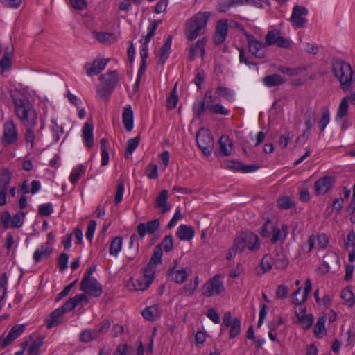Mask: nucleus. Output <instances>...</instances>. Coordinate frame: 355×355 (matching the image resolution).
<instances>
[{
  "mask_svg": "<svg viewBox=\"0 0 355 355\" xmlns=\"http://www.w3.org/2000/svg\"><path fill=\"white\" fill-rule=\"evenodd\" d=\"M331 70L343 92H347L354 88L355 73L349 63L343 60L334 58L331 62Z\"/></svg>",
  "mask_w": 355,
  "mask_h": 355,
  "instance_id": "nucleus-1",
  "label": "nucleus"
},
{
  "mask_svg": "<svg viewBox=\"0 0 355 355\" xmlns=\"http://www.w3.org/2000/svg\"><path fill=\"white\" fill-rule=\"evenodd\" d=\"M210 12H198L193 15L186 24L185 35L189 41H193L205 33Z\"/></svg>",
  "mask_w": 355,
  "mask_h": 355,
  "instance_id": "nucleus-2",
  "label": "nucleus"
},
{
  "mask_svg": "<svg viewBox=\"0 0 355 355\" xmlns=\"http://www.w3.org/2000/svg\"><path fill=\"white\" fill-rule=\"evenodd\" d=\"M15 113L24 126H35L37 115L32 105L26 98H14Z\"/></svg>",
  "mask_w": 355,
  "mask_h": 355,
  "instance_id": "nucleus-3",
  "label": "nucleus"
},
{
  "mask_svg": "<svg viewBox=\"0 0 355 355\" xmlns=\"http://www.w3.org/2000/svg\"><path fill=\"white\" fill-rule=\"evenodd\" d=\"M99 80L101 85L96 89V92L101 98L107 101L119 81L118 73L116 70L110 71L101 76Z\"/></svg>",
  "mask_w": 355,
  "mask_h": 355,
  "instance_id": "nucleus-4",
  "label": "nucleus"
},
{
  "mask_svg": "<svg viewBox=\"0 0 355 355\" xmlns=\"http://www.w3.org/2000/svg\"><path fill=\"white\" fill-rule=\"evenodd\" d=\"M196 140L202 153L207 157L209 156L214 146V141L210 132L205 128L200 129L196 133Z\"/></svg>",
  "mask_w": 355,
  "mask_h": 355,
  "instance_id": "nucleus-5",
  "label": "nucleus"
},
{
  "mask_svg": "<svg viewBox=\"0 0 355 355\" xmlns=\"http://www.w3.org/2000/svg\"><path fill=\"white\" fill-rule=\"evenodd\" d=\"M202 295L206 297L222 295L225 293V288L222 280V276L216 275L207 281L202 288Z\"/></svg>",
  "mask_w": 355,
  "mask_h": 355,
  "instance_id": "nucleus-6",
  "label": "nucleus"
},
{
  "mask_svg": "<svg viewBox=\"0 0 355 355\" xmlns=\"http://www.w3.org/2000/svg\"><path fill=\"white\" fill-rule=\"evenodd\" d=\"M242 31L248 42L249 52L257 58H263L266 54V44L256 40L252 34L245 32L244 29Z\"/></svg>",
  "mask_w": 355,
  "mask_h": 355,
  "instance_id": "nucleus-7",
  "label": "nucleus"
},
{
  "mask_svg": "<svg viewBox=\"0 0 355 355\" xmlns=\"http://www.w3.org/2000/svg\"><path fill=\"white\" fill-rule=\"evenodd\" d=\"M264 43L266 46L276 44L278 47L284 49L289 48L291 45V42L288 40L280 35V31L278 29L269 31L266 36Z\"/></svg>",
  "mask_w": 355,
  "mask_h": 355,
  "instance_id": "nucleus-8",
  "label": "nucleus"
},
{
  "mask_svg": "<svg viewBox=\"0 0 355 355\" xmlns=\"http://www.w3.org/2000/svg\"><path fill=\"white\" fill-rule=\"evenodd\" d=\"M18 139V132L15 124L12 121H7L4 123L2 144L4 146L15 143Z\"/></svg>",
  "mask_w": 355,
  "mask_h": 355,
  "instance_id": "nucleus-9",
  "label": "nucleus"
},
{
  "mask_svg": "<svg viewBox=\"0 0 355 355\" xmlns=\"http://www.w3.org/2000/svg\"><path fill=\"white\" fill-rule=\"evenodd\" d=\"M80 289L93 297H99L103 293L102 286L95 278L83 279Z\"/></svg>",
  "mask_w": 355,
  "mask_h": 355,
  "instance_id": "nucleus-10",
  "label": "nucleus"
},
{
  "mask_svg": "<svg viewBox=\"0 0 355 355\" xmlns=\"http://www.w3.org/2000/svg\"><path fill=\"white\" fill-rule=\"evenodd\" d=\"M11 181V173L7 168L0 171V206L7 203V191Z\"/></svg>",
  "mask_w": 355,
  "mask_h": 355,
  "instance_id": "nucleus-11",
  "label": "nucleus"
},
{
  "mask_svg": "<svg viewBox=\"0 0 355 355\" xmlns=\"http://www.w3.org/2000/svg\"><path fill=\"white\" fill-rule=\"evenodd\" d=\"M308 14V10L304 6L296 5L293 8L291 16V21L293 26L297 28H302L306 23L305 16Z\"/></svg>",
  "mask_w": 355,
  "mask_h": 355,
  "instance_id": "nucleus-12",
  "label": "nucleus"
},
{
  "mask_svg": "<svg viewBox=\"0 0 355 355\" xmlns=\"http://www.w3.org/2000/svg\"><path fill=\"white\" fill-rule=\"evenodd\" d=\"M110 59L96 58L92 62H87L85 64L86 73L87 76L99 74L109 62Z\"/></svg>",
  "mask_w": 355,
  "mask_h": 355,
  "instance_id": "nucleus-13",
  "label": "nucleus"
},
{
  "mask_svg": "<svg viewBox=\"0 0 355 355\" xmlns=\"http://www.w3.org/2000/svg\"><path fill=\"white\" fill-rule=\"evenodd\" d=\"M159 220L154 219L146 223H139L137 226V232L139 236L143 239L146 234L150 235L153 234L159 228Z\"/></svg>",
  "mask_w": 355,
  "mask_h": 355,
  "instance_id": "nucleus-14",
  "label": "nucleus"
},
{
  "mask_svg": "<svg viewBox=\"0 0 355 355\" xmlns=\"http://www.w3.org/2000/svg\"><path fill=\"white\" fill-rule=\"evenodd\" d=\"M334 182V178L330 176H324L319 178L314 184L316 194L322 195L326 193L332 187Z\"/></svg>",
  "mask_w": 355,
  "mask_h": 355,
  "instance_id": "nucleus-15",
  "label": "nucleus"
},
{
  "mask_svg": "<svg viewBox=\"0 0 355 355\" xmlns=\"http://www.w3.org/2000/svg\"><path fill=\"white\" fill-rule=\"evenodd\" d=\"M227 21L220 20L218 21L214 36V42L216 45H219L225 41L227 37Z\"/></svg>",
  "mask_w": 355,
  "mask_h": 355,
  "instance_id": "nucleus-16",
  "label": "nucleus"
},
{
  "mask_svg": "<svg viewBox=\"0 0 355 355\" xmlns=\"http://www.w3.org/2000/svg\"><path fill=\"white\" fill-rule=\"evenodd\" d=\"M312 289V284L310 279H307L305 282V287L304 289V293L301 299L297 298L296 296L300 293L302 290V288H297L294 293H293L291 295V301L292 303L295 305L301 306L302 303H304L308 297V295L310 293Z\"/></svg>",
  "mask_w": 355,
  "mask_h": 355,
  "instance_id": "nucleus-17",
  "label": "nucleus"
},
{
  "mask_svg": "<svg viewBox=\"0 0 355 355\" xmlns=\"http://www.w3.org/2000/svg\"><path fill=\"white\" fill-rule=\"evenodd\" d=\"M206 42L207 39L203 37L198 40L196 43L191 44L189 46L188 59L191 61L193 60L196 57L198 50H199L201 57H203L205 53Z\"/></svg>",
  "mask_w": 355,
  "mask_h": 355,
  "instance_id": "nucleus-18",
  "label": "nucleus"
},
{
  "mask_svg": "<svg viewBox=\"0 0 355 355\" xmlns=\"http://www.w3.org/2000/svg\"><path fill=\"white\" fill-rule=\"evenodd\" d=\"M51 242L44 243L40 248L37 249L33 254V259L36 263L47 259L53 252Z\"/></svg>",
  "mask_w": 355,
  "mask_h": 355,
  "instance_id": "nucleus-19",
  "label": "nucleus"
},
{
  "mask_svg": "<svg viewBox=\"0 0 355 355\" xmlns=\"http://www.w3.org/2000/svg\"><path fill=\"white\" fill-rule=\"evenodd\" d=\"M25 330L24 324H16L9 331L6 338L3 340L2 348L6 347L7 345L11 344L15 339H17Z\"/></svg>",
  "mask_w": 355,
  "mask_h": 355,
  "instance_id": "nucleus-20",
  "label": "nucleus"
},
{
  "mask_svg": "<svg viewBox=\"0 0 355 355\" xmlns=\"http://www.w3.org/2000/svg\"><path fill=\"white\" fill-rule=\"evenodd\" d=\"M271 228L272 234L271 243L275 244L279 241L284 242L288 234V226L282 225L281 228L275 226H271Z\"/></svg>",
  "mask_w": 355,
  "mask_h": 355,
  "instance_id": "nucleus-21",
  "label": "nucleus"
},
{
  "mask_svg": "<svg viewBox=\"0 0 355 355\" xmlns=\"http://www.w3.org/2000/svg\"><path fill=\"white\" fill-rule=\"evenodd\" d=\"M246 246L242 235L234 240L233 245L229 249L227 254V259L230 260L235 257L236 253L241 252L245 249Z\"/></svg>",
  "mask_w": 355,
  "mask_h": 355,
  "instance_id": "nucleus-22",
  "label": "nucleus"
},
{
  "mask_svg": "<svg viewBox=\"0 0 355 355\" xmlns=\"http://www.w3.org/2000/svg\"><path fill=\"white\" fill-rule=\"evenodd\" d=\"M93 130L94 125L91 123H86L83 128V141L88 148L94 146Z\"/></svg>",
  "mask_w": 355,
  "mask_h": 355,
  "instance_id": "nucleus-23",
  "label": "nucleus"
},
{
  "mask_svg": "<svg viewBox=\"0 0 355 355\" xmlns=\"http://www.w3.org/2000/svg\"><path fill=\"white\" fill-rule=\"evenodd\" d=\"M194 232L193 227L187 225H180L176 232V235L181 241H190L193 239Z\"/></svg>",
  "mask_w": 355,
  "mask_h": 355,
  "instance_id": "nucleus-24",
  "label": "nucleus"
},
{
  "mask_svg": "<svg viewBox=\"0 0 355 355\" xmlns=\"http://www.w3.org/2000/svg\"><path fill=\"white\" fill-rule=\"evenodd\" d=\"M168 191L162 190L155 200V207L161 208V213L163 214L170 210L171 206L167 203Z\"/></svg>",
  "mask_w": 355,
  "mask_h": 355,
  "instance_id": "nucleus-25",
  "label": "nucleus"
},
{
  "mask_svg": "<svg viewBox=\"0 0 355 355\" xmlns=\"http://www.w3.org/2000/svg\"><path fill=\"white\" fill-rule=\"evenodd\" d=\"M245 246L250 250H255L259 248V241L258 236L252 232H248L242 234Z\"/></svg>",
  "mask_w": 355,
  "mask_h": 355,
  "instance_id": "nucleus-26",
  "label": "nucleus"
},
{
  "mask_svg": "<svg viewBox=\"0 0 355 355\" xmlns=\"http://www.w3.org/2000/svg\"><path fill=\"white\" fill-rule=\"evenodd\" d=\"M286 82V80L277 73L266 76L263 78V84L269 87L282 85Z\"/></svg>",
  "mask_w": 355,
  "mask_h": 355,
  "instance_id": "nucleus-27",
  "label": "nucleus"
},
{
  "mask_svg": "<svg viewBox=\"0 0 355 355\" xmlns=\"http://www.w3.org/2000/svg\"><path fill=\"white\" fill-rule=\"evenodd\" d=\"M122 118L125 130L128 132L131 131L133 128V112L130 105L123 108Z\"/></svg>",
  "mask_w": 355,
  "mask_h": 355,
  "instance_id": "nucleus-28",
  "label": "nucleus"
},
{
  "mask_svg": "<svg viewBox=\"0 0 355 355\" xmlns=\"http://www.w3.org/2000/svg\"><path fill=\"white\" fill-rule=\"evenodd\" d=\"M167 273L171 280L178 284L184 282L188 276L187 271L183 268L175 270V268H173L168 270Z\"/></svg>",
  "mask_w": 355,
  "mask_h": 355,
  "instance_id": "nucleus-29",
  "label": "nucleus"
},
{
  "mask_svg": "<svg viewBox=\"0 0 355 355\" xmlns=\"http://www.w3.org/2000/svg\"><path fill=\"white\" fill-rule=\"evenodd\" d=\"M64 312L60 307L54 310L50 315V318L46 320V324L48 329L54 326H58L60 323V318L64 315Z\"/></svg>",
  "mask_w": 355,
  "mask_h": 355,
  "instance_id": "nucleus-30",
  "label": "nucleus"
},
{
  "mask_svg": "<svg viewBox=\"0 0 355 355\" xmlns=\"http://www.w3.org/2000/svg\"><path fill=\"white\" fill-rule=\"evenodd\" d=\"M171 42L172 36L169 35L161 48V55L158 61V63L161 65L164 64L168 57V54L171 50Z\"/></svg>",
  "mask_w": 355,
  "mask_h": 355,
  "instance_id": "nucleus-31",
  "label": "nucleus"
},
{
  "mask_svg": "<svg viewBox=\"0 0 355 355\" xmlns=\"http://www.w3.org/2000/svg\"><path fill=\"white\" fill-rule=\"evenodd\" d=\"M98 338L97 332L95 329H85L81 332L79 337L80 341L84 343H89Z\"/></svg>",
  "mask_w": 355,
  "mask_h": 355,
  "instance_id": "nucleus-32",
  "label": "nucleus"
},
{
  "mask_svg": "<svg viewBox=\"0 0 355 355\" xmlns=\"http://www.w3.org/2000/svg\"><path fill=\"white\" fill-rule=\"evenodd\" d=\"M123 244V239L121 236H116L112 239L110 245V253L112 255L116 256L121 251Z\"/></svg>",
  "mask_w": 355,
  "mask_h": 355,
  "instance_id": "nucleus-33",
  "label": "nucleus"
},
{
  "mask_svg": "<svg viewBox=\"0 0 355 355\" xmlns=\"http://www.w3.org/2000/svg\"><path fill=\"white\" fill-rule=\"evenodd\" d=\"M92 34L101 43H111L115 40L112 33L94 31Z\"/></svg>",
  "mask_w": 355,
  "mask_h": 355,
  "instance_id": "nucleus-34",
  "label": "nucleus"
},
{
  "mask_svg": "<svg viewBox=\"0 0 355 355\" xmlns=\"http://www.w3.org/2000/svg\"><path fill=\"white\" fill-rule=\"evenodd\" d=\"M219 150H218V153L221 156H227V155H230V153L227 148V143H230L229 144V146H232V143L230 142V139H229V137L225 135H223L220 139H219Z\"/></svg>",
  "mask_w": 355,
  "mask_h": 355,
  "instance_id": "nucleus-35",
  "label": "nucleus"
},
{
  "mask_svg": "<svg viewBox=\"0 0 355 355\" xmlns=\"http://www.w3.org/2000/svg\"><path fill=\"white\" fill-rule=\"evenodd\" d=\"M273 263L277 269L284 270L288 265V260L284 254L277 252L276 257L273 259Z\"/></svg>",
  "mask_w": 355,
  "mask_h": 355,
  "instance_id": "nucleus-36",
  "label": "nucleus"
},
{
  "mask_svg": "<svg viewBox=\"0 0 355 355\" xmlns=\"http://www.w3.org/2000/svg\"><path fill=\"white\" fill-rule=\"evenodd\" d=\"M142 315L147 320L154 321L159 316L158 309L155 306L147 307L142 311Z\"/></svg>",
  "mask_w": 355,
  "mask_h": 355,
  "instance_id": "nucleus-37",
  "label": "nucleus"
},
{
  "mask_svg": "<svg viewBox=\"0 0 355 355\" xmlns=\"http://www.w3.org/2000/svg\"><path fill=\"white\" fill-rule=\"evenodd\" d=\"M177 87L178 83H176L173 89L171 92L170 96L167 98V107L168 110H173L177 105L178 101V96L177 95Z\"/></svg>",
  "mask_w": 355,
  "mask_h": 355,
  "instance_id": "nucleus-38",
  "label": "nucleus"
},
{
  "mask_svg": "<svg viewBox=\"0 0 355 355\" xmlns=\"http://www.w3.org/2000/svg\"><path fill=\"white\" fill-rule=\"evenodd\" d=\"M277 205L279 208L283 209H288L292 208L295 206V203L293 200H292L288 196H282L279 198L277 200Z\"/></svg>",
  "mask_w": 355,
  "mask_h": 355,
  "instance_id": "nucleus-39",
  "label": "nucleus"
},
{
  "mask_svg": "<svg viewBox=\"0 0 355 355\" xmlns=\"http://www.w3.org/2000/svg\"><path fill=\"white\" fill-rule=\"evenodd\" d=\"M140 141V137L137 136L135 138L130 139L127 141V147L125 153V157H127L129 155H131L136 148L138 146Z\"/></svg>",
  "mask_w": 355,
  "mask_h": 355,
  "instance_id": "nucleus-40",
  "label": "nucleus"
},
{
  "mask_svg": "<svg viewBox=\"0 0 355 355\" xmlns=\"http://www.w3.org/2000/svg\"><path fill=\"white\" fill-rule=\"evenodd\" d=\"M25 214L24 212H18L12 218H11V222L10 227L11 228H19L24 224Z\"/></svg>",
  "mask_w": 355,
  "mask_h": 355,
  "instance_id": "nucleus-41",
  "label": "nucleus"
},
{
  "mask_svg": "<svg viewBox=\"0 0 355 355\" xmlns=\"http://www.w3.org/2000/svg\"><path fill=\"white\" fill-rule=\"evenodd\" d=\"M325 318L320 317L318 319V321L314 327V334L318 338H321L322 334L326 332L324 327Z\"/></svg>",
  "mask_w": 355,
  "mask_h": 355,
  "instance_id": "nucleus-42",
  "label": "nucleus"
},
{
  "mask_svg": "<svg viewBox=\"0 0 355 355\" xmlns=\"http://www.w3.org/2000/svg\"><path fill=\"white\" fill-rule=\"evenodd\" d=\"M348 102H349V100H348L347 97H344L341 100L339 107H338V113L336 115L337 119L338 118L342 119L347 116V112H348V107H349Z\"/></svg>",
  "mask_w": 355,
  "mask_h": 355,
  "instance_id": "nucleus-43",
  "label": "nucleus"
},
{
  "mask_svg": "<svg viewBox=\"0 0 355 355\" xmlns=\"http://www.w3.org/2000/svg\"><path fill=\"white\" fill-rule=\"evenodd\" d=\"M157 247H159L160 249H163L166 252H170L173 249V241L171 235L166 236L162 242L156 245Z\"/></svg>",
  "mask_w": 355,
  "mask_h": 355,
  "instance_id": "nucleus-44",
  "label": "nucleus"
},
{
  "mask_svg": "<svg viewBox=\"0 0 355 355\" xmlns=\"http://www.w3.org/2000/svg\"><path fill=\"white\" fill-rule=\"evenodd\" d=\"M43 343V338L42 337L34 340L28 349V355H38L40 349L42 346Z\"/></svg>",
  "mask_w": 355,
  "mask_h": 355,
  "instance_id": "nucleus-45",
  "label": "nucleus"
},
{
  "mask_svg": "<svg viewBox=\"0 0 355 355\" xmlns=\"http://www.w3.org/2000/svg\"><path fill=\"white\" fill-rule=\"evenodd\" d=\"M162 250L160 249L159 247L155 246L153 250V254L150 257V259L148 263H151V265L157 266L159 263H162Z\"/></svg>",
  "mask_w": 355,
  "mask_h": 355,
  "instance_id": "nucleus-46",
  "label": "nucleus"
},
{
  "mask_svg": "<svg viewBox=\"0 0 355 355\" xmlns=\"http://www.w3.org/2000/svg\"><path fill=\"white\" fill-rule=\"evenodd\" d=\"M156 266L148 263L146 267L144 269V277L150 284H151L154 279L155 274Z\"/></svg>",
  "mask_w": 355,
  "mask_h": 355,
  "instance_id": "nucleus-47",
  "label": "nucleus"
},
{
  "mask_svg": "<svg viewBox=\"0 0 355 355\" xmlns=\"http://www.w3.org/2000/svg\"><path fill=\"white\" fill-rule=\"evenodd\" d=\"M278 71L288 76H297L301 71H304V68H291L283 65H280L277 68Z\"/></svg>",
  "mask_w": 355,
  "mask_h": 355,
  "instance_id": "nucleus-48",
  "label": "nucleus"
},
{
  "mask_svg": "<svg viewBox=\"0 0 355 355\" xmlns=\"http://www.w3.org/2000/svg\"><path fill=\"white\" fill-rule=\"evenodd\" d=\"M341 297L346 302L347 304L352 306L354 304V295L348 288H345L341 292Z\"/></svg>",
  "mask_w": 355,
  "mask_h": 355,
  "instance_id": "nucleus-49",
  "label": "nucleus"
},
{
  "mask_svg": "<svg viewBox=\"0 0 355 355\" xmlns=\"http://www.w3.org/2000/svg\"><path fill=\"white\" fill-rule=\"evenodd\" d=\"M241 331V322L239 319L234 318L231 325L230 338L232 339L236 337Z\"/></svg>",
  "mask_w": 355,
  "mask_h": 355,
  "instance_id": "nucleus-50",
  "label": "nucleus"
},
{
  "mask_svg": "<svg viewBox=\"0 0 355 355\" xmlns=\"http://www.w3.org/2000/svg\"><path fill=\"white\" fill-rule=\"evenodd\" d=\"M124 192V183L122 180H119L116 185V192L114 196V203L119 204L123 199Z\"/></svg>",
  "mask_w": 355,
  "mask_h": 355,
  "instance_id": "nucleus-51",
  "label": "nucleus"
},
{
  "mask_svg": "<svg viewBox=\"0 0 355 355\" xmlns=\"http://www.w3.org/2000/svg\"><path fill=\"white\" fill-rule=\"evenodd\" d=\"M260 265L263 270V272L268 271L274 265L273 259L269 255H266L262 258Z\"/></svg>",
  "mask_w": 355,
  "mask_h": 355,
  "instance_id": "nucleus-52",
  "label": "nucleus"
},
{
  "mask_svg": "<svg viewBox=\"0 0 355 355\" xmlns=\"http://www.w3.org/2000/svg\"><path fill=\"white\" fill-rule=\"evenodd\" d=\"M294 137L293 132H288L285 135H282L279 137V146L282 148H286L289 141H291Z\"/></svg>",
  "mask_w": 355,
  "mask_h": 355,
  "instance_id": "nucleus-53",
  "label": "nucleus"
},
{
  "mask_svg": "<svg viewBox=\"0 0 355 355\" xmlns=\"http://www.w3.org/2000/svg\"><path fill=\"white\" fill-rule=\"evenodd\" d=\"M53 211V207L51 203H45L39 206L38 213L42 216H49Z\"/></svg>",
  "mask_w": 355,
  "mask_h": 355,
  "instance_id": "nucleus-54",
  "label": "nucleus"
},
{
  "mask_svg": "<svg viewBox=\"0 0 355 355\" xmlns=\"http://www.w3.org/2000/svg\"><path fill=\"white\" fill-rule=\"evenodd\" d=\"M53 125L51 127V130L53 132V141L55 142H58L60 140V133H63V128L62 126L58 125L55 121H51Z\"/></svg>",
  "mask_w": 355,
  "mask_h": 355,
  "instance_id": "nucleus-55",
  "label": "nucleus"
},
{
  "mask_svg": "<svg viewBox=\"0 0 355 355\" xmlns=\"http://www.w3.org/2000/svg\"><path fill=\"white\" fill-rule=\"evenodd\" d=\"M150 284L147 280L144 279V277H141L136 280L135 283H134L135 290V291H144L147 289Z\"/></svg>",
  "mask_w": 355,
  "mask_h": 355,
  "instance_id": "nucleus-56",
  "label": "nucleus"
},
{
  "mask_svg": "<svg viewBox=\"0 0 355 355\" xmlns=\"http://www.w3.org/2000/svg\"><path fill=\"white\" fill-rule=\"evenodd\" d=\"M235 5V0H227L220 2L217 5V10L219 12H225L230 8Z\"/></svg>",
  "mask_w": 355,
  "mask_h": 355,
  "instance_id": "nucleus-57",
  "label": "nucleus"
},
{
  "mask_svg": "<svg viewBox=\"0 0 355 355\" xmlns=\"http://www.w3.org/2000/svg\"><path fill=\"white\" fill-rule=\"evenodd\" d=\"M288 286L284 284L279 285L275 291L276 297L278 299H285L288 296Z\"/></svg>",
  "mask_w": 355,
  "mask_h": 355,
  "instance_id": "nucleus-58",
  "label": "nucleus"
},
{
  "mask_svg": "<svg viewBox=\"0 0 355 355\" xmlns=\"http://www.w3.org/2000/svg\"><path fill=\"white\" fill-rule=\"evenodd\" d=\"M329 122V112L327 108H325L322 112V118L319 121V126L321 131H324L326 126Z\"/></svg>",
  "mask_w": 355,
  "mask_h": 355,
  "instance_id": "nucleus-59",
  "label": "nucleus"
},
{
  "mask_svg": "<svg viewBox=\"0 0 355 355\" xmlns=\"http://www.w3.org/2000/svg\"><path fill=\"white\" fill-rule=\"evenodd\" d=\"M159 22H160V21H153L151 24L150 27H148V31L145 37V42H144L145 43L148 44L150 41L151 38L153 37V36L155 34V31L157 28L158 24Z\"/></svg>",
  "mask_w": 355,
  "mask_h": 355,
  "instance_id": "nucleus-60",
  "label": "nucleus"
},
{
  "mask_svg": "<svg viewBox=\"0 0 355 355\" xmlns=\"http://www.w3.org/2000/svg\"><path fill=\"white\" fill-rule=\"evenodd\" d=\"M271 226H273L271 220L270 219H267L261 227L260 234L263 237H268L270 235V230H272Z\"/></svg>",
  "mask_w": 355,
  "mask_h": 355,
  "instance_id": "nucleus-61",
  "label": "nucleus"
},
{
  "mask_svg": "<svg viewBox=\"0 0 355 355\" xmlns=\"http://www.w3.org/2000/svg\"><path fill=\"white\" fill-rule=\"evenodd\" d=\"M83 166L81 164L78 165L76 168V171H73L71 173L70 182L73 184H76L78 181L80 177L81 176V173H83Z\"/></svg>",
  "mask_w": 355,
  "mask_h": 355,
  "instance_id": "nucleus-62",
  "label": "nucleus"
},
{
  "mask_svg": "<svg viewBox=\"0 0 355 355\" xmlns=\"http://www.w3.org/2000/svg\"><path fill=\"white\" fill-rule=\"evenodd\" d=\"M302 327L304 329H308L311 327L313 322V316L312 314H308L306 317L299 320Z\"/></svg>",
  "mask_w": 355,
  "mask_h": 355,
  "instance_id": "nucleus-63",
  "label": "nucleus"
},
{
  "mask_svg": "<svg viewBox=\"0 0 355 355\" xmlns=\"http://www.w3.org/2000/svg\"><path fill=\"white\" fill-rule=\"evenodd\" d=\"M193 110L196 116L200 118L202 113L207 109L205 103L198 102L194 104Z\"/></svg>",
  "mask_w": 355,
  "mask_h": 355,
  "instance_id": "nucleus-64",
  "label": "nucleus"
}]
</instances>
